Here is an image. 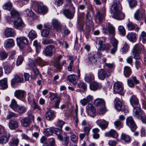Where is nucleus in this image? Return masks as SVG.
Instances as JSON below:
<instances>
[{
  "label": "nucleus",
  "instance_id": "nucleus-1",
  "mask_svg": "<svg viewBox=\"0 0 146 146\" xmlns=\"http://www.w3.org/2000/svg\"><path fill=\"white\" fill-rule=\"evenodd\" d=\"M33 7L35 12L43 15L46 14L48 11V8L40 2L34 1L33 4Z\"/></svg>",
  "mask_w": 146,
  "mask_h": 146
},
{
  "label": "nucleus",
  "instance_id": "nucleus-2",
  "mask_svg": "<svg viewBox=\"0 0 146 146\" xmlns=\"http://www.w3.org/2000/svg\"><path fill=\"white\" fill-rule=\"evenodd\" d=\"M111 11L113 14V17L117 20L123 19L125 17L124 14L118 9V7L115 5H112Z\"/></svg>",
  "mask_w": 146,
  "mask_h": 146
},
{
  "label": "nucleus",
  "instance_id": "nucleus-3",
  "mask_svg": "<svg viewBox=\"0 0 146 146\" xmlns=\"http://www.w3.org/2000/svg\"><path fill=\"white\" fill-rule=\"evenodd\" d=\"M133 114L136 118L141 119L143 123L146 124V116L143 115V112L141 111L140 107H137L136 109H134Z\"/></svg>",
  "mask_w": 146,
  "mask_h": 146
},
{
  "label": "nucleus",
  "instance_id": "nucleus-4",
  "mask_svg": "<svg viewBox=\"0 0 146 146\" xmlns=\"http://www.w3.org/2000/svg\"><path fill=\"white\" fill-rule=\"evenodd\" d=\"M34 119V116L32 114H29L28 117H25L22 119L21 122V125L24 127H28L33 121Z\"/></svg>",
  "mask_w": 146,
  "mask_h": 146
},
{
  "label": "nucleus",
  "instance_id": "nucleus-5",
  "mask_svg": "<svg viewBox=\"0 0 146 146\" xmlns=\"http://www.w3.org/2000/svg\"><path fill=\"white\" fill-rule=\"evenodd\" d=\"M26 92L24 90H18L14 92V95L17 98L23 101H26L25 97L26 96Z\"/></svg>",
  "mask_w": 146,
  "mask_h": 146
},
{
  "label": "nucleus",
  "instance_id": "nucleus-6",
  "mask_svg": "<svg viewBox=\"0 0 146 146\" xmlns=\"http://www.w3.org/2000/svg\"><path fill=\"white\" fill-rule=\"evenodd\" d=\"M111 75V72L109 70H106L103 69L99 70L98 72V78L101 80H104L106 77H109Z\"/></svg>",
  "mask_w": 146,
  "mask_h": 146
},
{
  "label": "nucleus",
  "instance_id": "nucleus-7",
  "mask_svg": "<svg viewBox=\"0 0 146 146\" xmlns=\"http://www.w3.org/2000/svg\"><path fill=\"white\" fill-rule=\"evenodd\" d=\"M56 51V48L54 46L50 45L47 46L44 49L43 52L45 56H51Z\"/></svg>",
  "mask_w": 146,
  "mask_h": 146
},
{
  "label": "nucleus",
  "instance_id": "nucleus-8",
  "mask_svg": "<svg viewBox=\"0 0 146 146\" xmlns=\"http://www.w3.org/2000/svg\"><path fill=\"white\" fill-rule=\"evenodd\" d=\"M113 92L115 93H119L120 95H123L122 92L123 90V88L122 86L121 83L117 82L114 84L113 86Z\"/></svg>",
  "mask_w": 146,
  "mask_h": 146
},
{
  "label": "nucleus",
  "instance_id": "nucleus-9",
  "mask_svg": "<svg viewBox=\"0 0 146 146\" xmlns=\"http://www.w3.org/2000/svg\"><path fill=\"white\" fill-rule=\"evenodd\" d=\"M86 108L88 114L91 117H94L96 115V109L93 105L88 104Z\"/></svg>",
  "mask_w": 146,
  "mask_h": 146
},
{
  "label": "nucleus",
  "instance_id": "nucleus-10",
  "mask_svg": "<svg viewBox=\"0 0 146 146\" xmlns=\"http://www.w3.org/2000/svg\"><path fill=\"white\" fill-rule=\"evenodd\" d=\"M126 123L127 125L130 128L132 131H134L137 128V126L133 119L131 116H129L127 118Z\"/></svg>",
  "mask_w": 146,
  "mask_h": 146
},
{
  "label": "nucleus",
  "instance_id": "nucleus-11",
  "mask_svg": "<svg viewBox=\"0 0 146 146\" xmlns=\"http://www.w3.org/2000/svg\"><path fill=\"white\" fill-rule=\"evenodd\" d=\"M17 45L21 48H23L24 46L28 44V40L24 36H21L16 38Z\"/></svg>",
  "mask_w": 146,
  "mask_h": 146
},
{
  "label": "nucleus",
  "instance_id": "nucleus-12",
  "mask_svg": "<svg viewBox=\"0 0 146 146\" xmlns=\"http://www.w3.org/2000/svg\"><path fill=\"white\" fill-rule=\"evenodd\" d=\"M25 26L22 20L19 17L16 19L14 22V27L16 29H21Z\"/></svg>",
  "mask_w": 146,
  "mask_h": 146
},
{
  "label": "nucleus",
  "instance_id": "nucleus-13",
  "mask_svg": "<svg viewBox=\"0 0 146 146\" xmlns=\"http://www.w3.org/2000/svg\"><path fill=\"white\" fill-rule=\"evenodd\" d=\"M10 136V134L6 131L0 136V144H3L7 143L9 141Z\"/></svg>",
  "mask_w": 146,
  "mask_h": 146
},
{
  "label": "nucleus",
  "instance_id": "nucleus-14",
  "mask_svg": "<svg viewBox=\"0 0 146 146\" xmlns=\"http://www.w3.org/2000/svg\"><path fill=\"white\" fill-rule=\"evenodd\" d=\"M105 9L104 8L102 11H98L96 14V21L99 23L101 22L105 16Z\"/></svg>",
  "mask_w": 146,
  "mask_h": 146
},
{
  "label": "nucleus",
  "instance_id": "nucleus-15",
  "mask_svg": "<svg viewBox=\"0 0 146 146\" xmlns=\"http://www.w3.org/2000/svg\"><path fill=\"white\" fill-rule=\"evenodd\" d=\"M130 101L131 105L133 108V112L134 113V109H136L137 107H140L139 105V100L135 96H133L130 98Z\"/></svg>",
  "mask_w": 146,
  "mask_h": 146
},
{
  "label": "nucleus",
  "instance_id": "nucleus-16",
  "mask_svg": "<svg viewBox=\"0 0 146 146\" xmlns=\"http://www.w3.org/2000/svg\"><path fill=\"white\" fill-rule=\"evenodd\" d=\"M113 48L110 50V53L112 54H114L117 50L118 42L116 39L112 38L111 40Z\"/></svg>",
  "mask_w": 146,
  "mask_h": 146
},
{
  "label": "nucleus",
  "instance_id": "nucleus-17",
  "mask_svg": "<svg viewBox=\"0 0 146 146\" xmlns=\"http://www.w3.org/2000/svg\"><path fill=\"white\" fill-rule=\"evenodd\" d=\"M62 133V128H53V133L57 135L58 138L61 141H62L63 140V137L61 135Z\"/></svg>",
  "mask_w": 146,
  "mask_h": 146
},
{
  "label": "nucleus",
  "instance_id": "nucleus-18",
  "mask_svg": "<svg viewBox=\"0 0 146 146\" xmlns=\"http://www.w3.org/2000/svg\"><path fill=\"white\" fill-rule=\"evenodd\" d=\"M52 24L53 27L57 31H62V27L60 23L56 19L52 20Z\"/></svg>",
  "mask_w": 146,
  "mask_h": 146
},
{
  "label": "nucleus",
  "instance_id": "nucleus-19",
  "mask_svg": "<svg viewBox=\"0 0 146 146\" xmlns=\"http://www.w3.org/2000/svg\"><path fill=\"white\" fill-rule=\"evenodd\" d=\"M98 125L103 129H106L108 127L109 122L104 119L98 120L97 121Z\"/></svg>",
  "mask_w": 146,
  "mask_h": 146
},
{
  "label": "nucleus",
  "instance_id": "nucleus-20",
  "mask_svg": "<svg viewBox=\"0 0 146 146\" xmlns=\"http://www.w3.org/2000/svg\"><path fill=\"white\" fill-rule=\"evenodd\" d=\"M105 136L106 137H111L113 138H117L118 134L115 130L113 129H111L108 132L105 133Z\"/></svg>",
  "mask_w": 146,
  "mask_h": 146
},
{
  "label": "nucleus",
  "instance_id": "nucleus-21",
  "mask_svg": "<svg viewBox=\"0 0 146 146\" xmlns=\"http://www.w3.org/2000/svg\"><path fill=\"white\" fill-rule=\"evenodd\" d=\"M5 35L7 37H13L15 35V32L11 28H7L5 30Z\"/></svg>",
  "mask_w": 146,
  "mask_h": 146
},
{
  "label": "nucleus",
  "instance_id": "nucleus-22",
  "mask_svg": "<svg viewBox=\"0 0 146 146\" xmlns=\"http://www.w3.org/2000/svg\"><path fill=\"white\" fill-rule=\"evenodd\" d=\"M45 117L46 119L48 120L53 119L55 117L54 111L51 110H48L45 114Z\"/></svg>",
  "mask_w": 146,
  "mask_h": 146
},
{
  "label": "nucleus",
  "instance_id": "nucleus-23",
  "mask_svg": "<svg viewBox=\"0 0 146 146\" xmlns=\"http://www.w3.org/2000/svg\"><path fill=\"white\" fill-rule=\"evenodd\" d=\"M105 42V39L104 38H102L98 41V44L99 46L98 49L101 51H103L106 48V46L104 43Z\"/></svg>",
  "mask_w": 146,
  "mask_h": 146
},
{
  "label": "nucleus",
  "instance_id": "nucleus-24",
  "mask_svg": "<svg viewBox=\"0 0 146 146\" xmlns=\"http://www.w3.org/2000/svg\"><path fill=\"white\" fill-rule=\"evenodd\" d=\"M93 97L92 96L89 95L86 98L82 99L80 101V103L83 106L86 105L87 104L92 101Z\"/></svg>",
  "mask_w": 146,
  "mask_h": 146
},
{
  "label": "nucleus",
  "instance_id": "nucleus-25",
  "mask_svg": "<svg viewBox=\"0 0 146 146\" xmlns=\"http://www.w3.org/2000/svg\"><path fill=\"white\" fill-rule=\"evenodd\" d=\"M27 110V108L25 106L18 105L15 111L18 112L19 115H21L25 113Z\"/></svg>",
  "mask_w": 146,
  "mask_h": 146
},
{
  "label": "nucleus",
  "instance_id": "nucleus-26",
  "mask_svg": "<svg viewBox=\"0 0 146 146\" xmlns=\"http://www.w3.org/2000/svg\"><path fill=\"white\" fill-rule=\"evenodd\" d=\"M102 87L100 84L94 82L90 84V88L91 90L95 91L98 89H100Z\"/></svg>",
  "mask_w": 146,
  "mask_h": 146
},
{
  "label": "nucleus",
  "instance_id": "nucleus-27",
  "mask_svg": "<svg viewBox=\"0 0 146 146\" xmlns=\"http://www.w3.org/2000/svg\"><path fill=\"white\" fill-rule=\"evenodd\" d=\"M23 81V79L22 78H20L18 75H15L14 78L11 80V85L13 86L17 83H21Z\"/></svg>",
  "mask_w": 146,
  "mask_h": 146
},
{
  "label": "nucleus",
  "instance_id": "nucleus-28",
  "mask_svg": "<svg viewBox=\"0 0 146 146\" xmlns=\"http://www.w3.org/2000/svg\"><path fill=\"white\" fill-rule=\"evenodd\" d=\"M7 81V78L0 80V89L4 90L8 88Z\"/></svg>",
  "mask_w": 146,
  "mask_h": 146
},
{
  "label": "nucleus",
  "instance_id": "nucleus-29",
  "mask_svg": "<svg viewBox=\"0 0 146 146\" xmlns=\"http://www.w3.org/2000/svg\"><path fill=\"white\" fill-rule=\"evenodd\" d=\"M126 37L128 39L132 42H135L137 40L136 34L134 33L131 32L128 33Z\"/></svg>",
  "mask_w": 146,
  "mask_h": 146
},
{
  "label": "nucleus",
  "instance_id": "nucleus-30",
  "mask_svg": "<svg viewBox=\"0 0 146 146\" xmlns=\"http://www.w3.org/2000/svg\"><path fill=\"white\" fill-rule=\"evenodd\" d=\"M64 15L68 18L71 19L74 16V13H72L69 10L66 9L63 11Z\"/></svg>",
  "mask_w": 146,
  "mask_h": 146
},
{
  "label": "nucleus",
  "instance_id": "nucleus-31",
  "mask_svg": "<svg viewBox=\"0 0 146 146\" xmlns=\"http://www.w3.org/2000/svg\"><path fill=\"white\" fill-rule=\"evenodd\" d=\"M9 126L11 129H15L18 126V122L15 120H11L9 123Z\"/></svg>",
  "mask_w": 146,
  "mask_h": 146
},
{
  "label": "nucleus",
  "instance_id": "nucleus-32",
  "mask_svg": "<svg viewBox=\"0 0 146 146\" xmlns=\"http://www.w3.org/2000/svg\"><path fill=\"white\" fill-rule=\"evenodd\" d=\"M76 76L74 74H70L67 77L68 80L72 84L75 85L77 82V80L76 78Z\"/></svg>",
  "mask_w": 146,
  "mask_h": 146
},
{
  "label": "nucleus",
  "instance_id": "nucleus-33",
  "mask_svg": "<svg viewBox=\"0 0 146 146\" xmlns=\"http://www.w3.org/2000/svg\"><path fill=\"white\" fill-rule=\"evenodd\" d=\"M15 44L13 39H9L5 41V46L6 48H9L13 47Z\"/></svg>",
  "mask_w": 146,
  "mask_h": 146
},
{
  "label": "nucleus",
  "instance_id": "nucleus-34",
  "mask_svg": "<svg viewBox=\"0 0 146 146\" xmlns=\"http://www.w3.org/2000/svg\"><path fill=\"white\" fill-rule=\"evenodd\" d=\"M94 104L97 106H105V103L104 100L101 98H97L94 101Z\"/></svg>",
  "mask_w": 146,
  "mask_h": 146
},
{
  "label": "nucleus",
  "instance_id": "nucleus-35",
  "mask_svg": "<svg viewBox=\"0 0 146 146\" xmlns=\"http://www.w3.org/2000/svg\"><path fill=\"white\" fill-rule=\"evenodd\" d=\"M19 142V140L17 137H13L11 139L9 144L10 146H17Z\"/></svg>",
  "mask_w": 146,
  "mask_h": 146
},
{
  "label": "nucleus",
  "instance_id": "nucleus-36",
  "mask_svg": "<svg viewBox=\"0 0 146 146\" xmlns=\"http://www.w3.org/2000/svg\"><path fill=\"white\" fill-rule=\"evenodd\" d=\"M143 47V46L142 44H137L133 47V51L141 52V50Z\"/></svg>",
  "mask_w": 146,
  "mask_h": 146
},
{
  "label": "nucleus",
  "instance_id": "nucleus-37",
  "mask_svg": "<svg viewBox=\"0 0 146 146\" xmlns=\"http://www.w3.org/2000/svg\"><path fill=\"white\" fill-rule=\"evenodd\" d=\"M120 139L127 143L130 142L131 141V139L129 136L123 133L121 134Z\"/></svg>",
  "mask_w": 146,
  "mask_h": 146
},
{
  "label": "nucleus",
  "instance_id": "nucleus-38",
  "mask_svg": "<svg viewBox=\"0 0 146 146\" xmlns=\"http://www.w3.org/2000/svg\"><path fill=\"white\" fill-rule=\"evenodd\" d=\"M116 102L115 105V107L117 111H120L122 107V104L121 102L119 100L118 98H116L115 99Z\"/></svg>",
  "mask_w": 146,
  "mask_h": 146
},
{
  "label": "nucleus",
  "instance_id": "nucleus-39",
  "mask_svg": "<svg viewBox=\"0 0 146 146\" xmlns=\"http://www.w3.org/2000/svg\"><path fill=\"white\" fill-rule=\"evenodd\" d=\"M93 132V137L94 139H98L100 137V134L98 133L100 131V130L98 128H95L92 129Z\"/></svg>",
  "mask_w": 146,
  "mask_h": 146
},
{
  "label": "nucleus",
  "instance_id": "nucleus-40",
  "mask_svg": "<svg viewBox=\"0 0 146 146\" xmlns=\"http://www.w3.org/2000/svg\"><path fill=\"white\" fill-rule=\"evenodd\" d=\"M88 59L92 64H95L97 62L96 59L94 57V54L92 53L88 55Z\"/></svg>",
  "mask_w": 146,
  "mask_h": 146
},
{
  "label": "nucleus",
  "instance_id": "nucleus-41",
  "mask_svg": "<svg viewBox=\"0 0 146 146\" xmlns=\"http://www.w3.org/2000/svg\"><path fill=\"white\" fill-rule=\"evenodd\" d=\"M3 68L5 73L7 74L10 73L13 68V66L9 64H7L3 66Z\"/></svg>",
  "mask_w": 146,
  "mask_h": 146
},
{
  "label": "nucleus",
  "instance_id": "nucleus-42",
  "mask_svg": "<svg viewBox=\"0 0 146 146\" xmlns=\"http://www.w3.org/2000/svg\"><path fill=\"white\" fill-rule=\"evenodd\" d=\"M18 106V105L16 100L15 99H12L9 106L10 108L15 111Z\"/></svg>",
  "mask_w": 146,
  "mask_h": 146
},
{
  "label": "nucleus",
  "instance_id": "nucleus-43",
  "mask_svg": "<svg viewBox=\"0 0 146 146\" xmlns=\"http://www.w3.org/2000/svg\"><path fill=\"white\" fill-rule=\"evenodd\" d=\"M124 74L126 77H129L131 73V69L130 67L128 66H125L124 68Z\"/></svg>",
  "mask_w": 146,
  "mask_h": 146
},
{
  "label": "nucleus",
  "instance_id": "nucleus-44",
  "mask_svg": "<svg viewBox=\"0 0 146 146\" xmlns=\"http://www.w3.org/2000/svg\"><path fill=\"white\" fill-rule=\"evenodd\" d=\"M139 40L144 44L146 43V33L145 31L141 32L139 36Z\"/></svg>",
  "mask_w": 146,
  "mask_h": 146
},
{
  "label": "nucleus",
  "instance_id": "nucleus-45",
  "mask_svg": "<svg viewBox=\"0 0 146 146\" xmlns=\"http://www.w3.org/2000/svg\"><path fill=\"white\" fill-rule=\"evenodd\" d=\"M28 36L29 38L33 40L37 36V33L35 31L32 30L29 32Z\"/></svg>",
  "mask_w": 146,
  "mask_h": 146
},
{
  "label": "nucleus",
  "instance_id": "nucleus-46",
  "mask_svg": "<svg viewBox=\"0 0 146 146\" xmlns=\"http://www.w3.org/2000/svg\"><path fill=\"white\" fill-rule=\"evenodd\" d=\"M135 19L138 21L140 20L142 17V15L141 14L139 10H137L134 14Z\"/></svg>",
  "mask_w": 146,
  "mask_h": 146
},
{
  "label": "nucleus",
  "instance_id": "nucleus-47",
  "mask_svg": "<svg viewBox=\"0 0 146 146\" xmlns=\"http://www.w3.org/2000/svg\"><path fill=\"white\" fill-rule=\"evenodd\" d=\"M33 45L36 48V53L38 54L41 48L40 44L36 40H35L33 42Z\"/></svg>",
  "mask_w": 146,
  "mask_h": 146
},
{
  "label": "nucleus",
  "instance_id": "nucleus-48",
  "mask_svg": "<svg viewBox=\"0 0 146 146\" xmlns=\"http://www.w3.org/2000/svg\"><path fill=\"white\" fill-rule=\"evenodd\" d=\"M69 133L71 135L70 136L71 140L74 142H76L78 139V136L75 134L72 131H71Z\"/></svg>",
  "mask_w": 146,
  "mask_h": 146
},
{
  "label": "nucleus",
  "instance_id": "nucleus-49",
  "mask_svg": "<svg viewBox=\"0 0 146 146\" xmlns=\"http://www.w3.org/2000/svg\"><path fill=\"white\" fill-rule=\"evenodd\" d=\"M36 62L40 66H43L47 64V63L43 61L40 58L38 57L36 59Z\"/></svg>",
  "mask_w": 146,
  "mask_h": 146
},
{
  "label": "nucleus",
  "instance_id": "nucleus-50",
  "mask_svg": "<svg viewBox=\"0 0 146 146\" xmlns=\"http://www.w3.org/2000/svg\"><path fill=\"white\" fill-rule=\"evenodd\" d=\"M108 30L110 34L113 35L115 31V28L110 24L108 23L107 25Z\"/></svg>",
  "mask_w": 146,
  "mask_h": 146
},
{
  "label": "nucleus",
  "instance_id": "nucleus-51",
  "mask_svg": "<svg viewBox=\"0 0 146 146\" xmlns=\"http://www.w3.org/2000/svg\"><path fill=\"white\" fill-rule=\"evenodd\" d=\"M23 13L25 16H33L34 14L32 11L28 9H26L24 11Z\"/></svg>",
  "mask_w": 146,
  "mask_h": 146
},
{
  "label": "nucleus",
  "instance_id": "nucleus-52",
  "mask_svg": "<svg viewBox=\"0 0 146 146\" xmlns=\"http://www.w3.org/2000/svg\"><path fill=\"white\" fill-rule=\"evenodd\" d=\"M12 7V4L11 2H8L4 4L3 6V9L9 11L10 10Z\"/></svg>",
  "mask_w": 146,
  "mask_h": 146
},
{
  "label": "nucleus",
  "instance_id": "nucleus-53",
  "mask_svg": "<svg viewBox=\"0 0 146 146\" xmlns=\"http://www.w3.org/2000/svg\"><path fill=\"white\" fill-rule=\"evenodd\" d=\"M8 53L5 51H0V60H3L7 58Z\"/></svg>",
  "mask_w": 146,
  "mask_h": 146
},
{
  "label": "nucleus",
  "instance_id": "nucleus-54",
  "mask_svg": "<svg viewBox=\"0 0 146 146\" xmlns=\"http://www.w3.org/2000/svg\"><path fill=\"white\" fill-rule=\"evenodd\" d=\"M11 14L12 17L15 19L19 17V13L14 9H13L12 10L11 12Z\"/></svg>",
  "mask_w": 146,
  "mask_h": 146
},
{
  "label": "nucleus",
  "instance_id": "nucleus-55",
  "mask_svg": "<svg viewBox=\"0 0 146 146\" xmlns=\"http://www.w3.org/2000/svg\"><path fill=\"white\" fill-rule=\"evenodd\" d=\"M127 26L129 30L131 31L136 28V25L133 24L132 22H129L127 24Z\"/></svg>",
  "mask_w": 146,
  "mask_h": 146
},
{
  "label": "nucleus",
  "instance_id": "nucleus-56",
  "mask_svg": "<svg viewBox=\"0 0 146 146\" xmlns=\"http://www.w3.org/2000/svg\"><path fill=\"white\" fill-rule=\"evenodd\" d=\"M53 133V128H51L45 129L44 131V134L46 136L51 135Z\"/></svg>",
  "mask_w": 146,
  "mask_h": 146
},
{
  "label": "nucleus",
  "instance_id": "nucleus-57",
  "mask_svg": "<svg viewBox=\"0 0 146 146\" xmlns=\"http://www.w3.org/2000/svg\"><path fill=\"white\" fill-rule=\"evenodd\" d=\"M114 125L116 128H118L119 129L122 127L123 126L122 123L119 120L115 121L114 122Z\"/></svg>",
  "mask_w": 146,
  "mask_h": 146
},
{
  "label": "nucleus",
  "instance_id": "nucleus-58",
  "mask_svg": "<svg viewBox=\"0 0 146 146\" xmlns=\"http://www.w3.org/2000/svg\"><path fill=\"white\" fill-rule=\"evenodd\" d=\"M133 55V58L136 60H141V57L140 54L141 52H137L132 51Z\"/></svg>",
  "mask_w": 146,
  "mask_h": 146
},
{
  "label": "nucleus",
  "instance_id": "nucleus-59",
  "mask_svg": "<svg viewBox=\"0 0 146 146\" xmlns=\"http://www.w3.org/2000/svg\"><path fill=\"white\" fill-rule=\"evenodd\" d=\"M18 115L17 114L11 111H9V114L6 117L7 119H9L13 117H16Z\"/></svg>",
  "mask_w": 146,
  "mask_h": 146
},
{
  "label": "nucleus",
  "instance_id": "nucleus-60",
  "mask_svg": "<svg viewBox=\"0 0 146 146\" xmlns=\"http://www.w3.org/2000/svg\"><path fill=\"white\" fill-rule=\"evenodd\" d=\"M129 48V47L128 44L126 43H125L123 45V47L121 49L122 52L123 53H126L127 52Z\"/></svg>",
  "mask_w": 146,
  "mask_h": 146
},
{
  "label": "nucleus",
  "instance_id": "nucleus-61",
  "mask_svg": "<svg viewBox=\"0 0 146 146\" xmlns=\"http://www.w3.org/2000/svg\"><path fill=\"white\" fill-rule=\"evenodd\" d=\"M24 60V58L23 56H18L16 62L17 66H18L21 65Z\"/></svg>",
  "mask_w": 146,
  "mask_h": 146
},
{
  "label": "nucleus",
  "instance_id": "nucleus-62",
  "mask_svg": "<svg viewBox=\"0 0 146 146\" xmlns=\"http://www.w3.org/2000/svg\"><path fill=\"white\" fill-rule=\"evenodd\" d=\"M94 76L93 75H90L86 77L85 80L87 82H90L94 79Z\"/></svg>",
  "mask_w": 146,
  "mask_h": 146
},
{
  "label": "nucleus",
  "instance_id": "nucleus-63",
  "mask_svg": "<svg viewBox=\"0 0 146 146\" xmlns=\"http://www.w3.org/2000/svg\"><path fill=\"white\" fill-rule=\"evenodd\" d=\"M118 28L119 33L123 35H124L125 34V31L123 27L122 26H119Z\"/></svg>",
  "mask_w": 146,
  "mask_h": 146
},
{
  "label": "nucleus",
  "instance_id": "nucleus-64",
  "mask_svg": "<svg viewBox=\"0 0 146 146\" xmlns=\"http://www.w3.org/2000/svg\"><path fill=\"white\" fill-rule=\"evenodd\" d=\"M49 32L48 30L45 29L42 30L41 32V36L44 37H46L49 35Z\"/></svg>",
  "mask_w": 146,
  "mask_h": 146
}]
</instances>
